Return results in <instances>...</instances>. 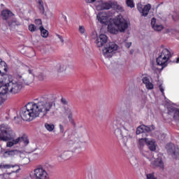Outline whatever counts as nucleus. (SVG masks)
<instances>
[{"mask_svg": "<svg viewBox=\"0 0 179 179\" xmlns=\"http://www.w3.org/2000/svg\"><path fill=\"white\" fill-rule=\"evenodd\" d=\"M14 120L16 121V120H19V117H14Z\"/></svg>", "mask_w": 179, "mask_h": 179, "instance_id": "nucleus-51", "label": "nucleus"}, {"mask_svg": "<svg viewBox=\"0 0 179 179\" xmlns=\"http://www.w3.org/2000/svg\"><path fill=\"white\" fill-rule=\"evenodd\" d=\"M53 107L55 108V101L45 100L44 98L38 103L29 102L21 110V118L24 121L34 120L37 117L47 118V114Z\"/></svg>", "mask_w": 179, "mask_h": 179, "instance_id": "nucleus-1", "label": "nucleus"}, {"mask_svg": "<svg viewBox=\"0 0 179 179\" xmlns=\"http://www.w3.org/2000/svg\"><path fill=\"white\" fill-rule=\"evenodd\" d=\"M127 29L128 22L122 16H119L113 23L108 25V31L111 34H117L118 31L124 33Z\"/></svg>", "mask_w": 179, "mask_h": 179, "instance_id": "nucleus-4", "label": "nucleus"}, {"mask_svg": "<svg viewBox=\"0 0 179 179\" xmlns=\"http://www.w3.org/2000/svg\"><path fill=\"white\" fill-rule=\"evenodd\" d=\"M1 100H2V99L0 97V101H1ZM2 104H3V103H1L0 106H2Z\"/></svg>", "mask_w": 179, "mask_h": 179, "instance_id": "nucleus-54", "label": "nucleus"}, {"mask_svg": "<svg viewBox=\"0 0 179 179\" xmlns=\"http://www.w3.org/2000/svg\"><path fill=\"white\" fill-rule=\"evenodd\" d=\"M64 114H66V115H68V118H69L70 122H72V121H73V115L72 113V110L71 108L65 106L64 107Z\"/></svg>", "mask_w": 179, "mask_h": 179, "instance_id": "nucleus-22", "label": "nucleus"}, {"mask_svg": "<svg viewBox=\"0 0 179 179\" xmlns=\"http://www.w3.org/2000/svg\"><path fill=\"white\" fill-rule=\"evenodd\" d=\"M0 169H3V165L0 164Z\"/></svg>", "mask_w": 179, "mask_h": 179, "instance_id": "nucleus-53", "label": "nucleus"}, {"mask_svg": "<svg viewBox=\"0 0 179 179\" xmlns=\"http://www.w3.org/2000/svg\"><path fill=\"white\" fill-rule=\"evenodd\" d=\"M61 103H62V104H64V106H67V104H68V100H66V99H65V98H62V99H61Z\"/></svg>", "mask_w": 179, "mask_h": 179, "instance_id": "nucleus-42", "label": "nucleus"}, {"mask_svg": "<svg viewBox=\"0 0 179 179\" xmlns=\"http://www.w3.org/2000/svg\"><path fill=\"white\" fill-rule=\"evenodd\" d=\"M40 155H41V150H38L36 153L33 154V156H34V158H36V157H38V156H40Z\"/></svg>", "mask_w": 179, "mask_h": 179, "instance_id": "nucleus-41", "label": "nucleus"}, {"mask_svg": "<svg viewBox=\"0 0 179 179\" xmlns=\"http://www.w3.org/2000/svg\"><path fill=\"white\" fill-rule=\"evenodd\" d=\"M73 156V152L67 150L63 152L60 155L59 157L62 159L63 160H68V159H71Z\"/></svg>", "mask_w": 179, "mask_h": 179, "instance_id": "nucleus-17", "label": "nucleus"}, {"mask_svg": "<svg viewBox=\"0 0 179 179\" xmlns=\"http://www.w3.org/2000/svg\"><path fill=\"white\" fill-rule=\"evenodd\" d=\"M96 19L102 24H107V22H108V16L107 15V13H106L100 12L96 15Z\"/></svg>", "mask_w": 179, "mask_h": 179, "instance_id": "nucleus-12", "label": "nucleus"}, {"mask_svg": "<svg viewBox=\"0 0 179 179\" xmlns=\"http://www.w3.org/2000/svg\"><path fill=\"white\" fill-rule=\"evenodd\" d=\"M39 30H41V34L42 37L45 38H47V37H48V31H47V29H44V27L41 26L39 27Z\"/></svg>", "mask_w": 179, "mask_h": 179, "instance_id": "nucleus-26", "label": "nucleus"}, {"mask_svg": "<svg viewBox=\"0 0 179 179\" xmlns=\"http://www.w3.org/2000/svg\"><path fill=\"white\" fill-rule=\"evenodd\" d=\"M35 24L40 26V24H43V22L41 21V19H36L35 20Z\"/></svg>", "mask_w": 179, "mask_h": 179, "instance_id": "nucleus-43", "label": "nucleus"}, {"mask_svg": "<svg viewBox=\"0 0 179 179\" xmlns=\"http://www.w3.org/2000/svg\"><path fill=\"white\" fill-rule=\"evenodd\" d=\"M150 9H152V5L146 4L145 6H143V8L141 12H140V13H141L142 16H144V17H146V16L149 15V11L150 10Z\"/></svg>", "mask_w": 179, "mask_h": 179, "instance_id": "nucleus-18", "label": "nucleus"}, {"mask_svg": "<svg viewBox=\"0 0 179 179\" xmlns=\"http://www.w3.org/2000/svg\"><path fill=\"white\" fill-rule=\"evenodd\" d=\"M143 8V6L142 3H138L137 4V9H138V10L140 13L141 12V10H142Z\"/></svg>", "mask_w": 179, "mask_h": 179, "instance_id": "nucleus-40", "label": "nucleus"}, {"mask_svg": "<svg viewBox=\"0 0 179 179\" xmlns=\"http://www.w3.org/2000/svg\"><path fill=\"white\" fill-rule=\"evenodd\" d=\"M17 169L16 171H13V173H19V171L20 170V166H19V165L17 164H4L3 165V169Z\"/></svg>", "mask_w": 179, "mask_h": 179, "instance_id": "nucleus-23", "label": "nucleus"}, {"mask_svg": "<svg viewBox=\"0 0 179 179\" xmlns=\"http://www.w3.org/2000/svg\"><path fill=\"white\" fill-rule=\"evenodd\" d=\"M126 3L129 8H135V4L134 3V0H127Z\"/></svg>", "mask_w": 179, "mask_h": 179, "instance_id": "nucleus-33", "label": "nucleus"}, {"mask_svg": "<svg viewBox=\"0 0 179 179\" xmlns=\"http://www.w3.org/2000/svg\"><path fill=\"white\" fill-rule=\"evenodd\" d=\"M113 122L115 125L117 127V128L115 129V135L117 138H125L128 136V130L125 129L127 122L124 121V120L117 118Z\"/></svg>", "mask_w": 179, "mask_h": 179, "instance_id": "nucleus-6", "label": "nucleus"}, {"mask_svg": "<svg viewBox=\"0 0 179 179\" xmlns=\"http://www.w3.org/2000/svg\"><path fill=\"white\" fill-rule=\"evenodd\" d=\"M159 6H160V4H159V5L157 6V8H159Z\"/></svg>", "mask_w": 179, "mask_h": 179, "instance_id": "nucleus-56", "label": "nucleus"}, {"mask_svg": "<svg viewBox=\"0 0 179 179\" xmlns=\"http://www.w3.org/2000/svg\"><path fill=\"white\" fill-rule=\"evenodd\" d=\"M178 63H179V57H178L176 60V64H178Z\"/></svg>", "mask_w": 179, "mask_h": 179, "instance_id": "nucleus-52", "label": "nucleus"}, {"mask_svg": "<svg viewBox=\"0 0 179 179\" xmlns=\"http://www.w3.org/2000/svg\"><path fill=\"white\" fill-rule=\"evenodd\" d=\"M143 132H146L145 125L141 124L136 129V135H141V134H143Z\"/></svg>", "mask_w": 179, "mask_h": 179, "instance_id": "nucleus-24", "label": "nucleus"}, {"mask_svg": "<svg viewBox=\"0 0 179 179\" xmlns=\"http://www.w3.org/2000/svg\"><path fill=\"white\" fill-rule=\"evenodd\" d=\"M73 69V65L71 62L63 63L59 66L58 72H64L66 69Z\"/></svg>", "mask_w": 179, "mask_h": 179, "instance_id": "nucleus-16", "label": "nucleus"}, {"mask_svg": "<svg viewBox=\"0 0 179 179\" xmlns=\"http://www.w3.org/2000/svg\"><path fill=\"white\" fill-rule=\"evenodd\" d=\"M8 26L9 27H15V26H19V22L16 20H12L7 22Z\"/></svg>", "mask_w": 179, "mask_h": 179, "instance_id": "nucleus-28", "label": "nucleus"}, {"mask_svg": "<svg viewBox=\"0 0 179 179\" xmlns=\"http://www.w3.org/2000/svg\"><path fill=\"white\" fill-rule=\"evenodd\" d=\"M48 174L45 169L43 167L39 166L34 171V179H47Z\"/></svg>", "mask_w": 179, "mask_h": 179, "instance_id": "nucleus-10", "label": "nucleus"}, {"mask_svg": "<svg viewBox=\"0 0 179 179\" xmlns=\"http://www.w3.org/2000/svg\"><path fill=\"white\" fill-rule=\"evenodd\" d=\"M151 26L156 31H162V30L164 29V27L155 17L151 20Z\"/></svg>", "mask_w": 179, "mask_h": 179, "instance_id": "nucleus-11", "label": "nucleus"}, {"mask_svg": "<svg viewBox=\"0 0 179 179\" xmlns=\"http://www.w3.org/2000/svg\"><path fill=\"white\" fill-rule=\"evenodd\" d=\"M8 72V67L6 66V63L5 62H0V75L1 76H3V75H6Z\"/></svg>", "mask_w": 179, "mask_h": 179, "instance_id": "nucleus-19", "label": "nucleus"}, {"mask_svg": "<svg viewBox=\"0 0 179 179\" xmlns=\"http://www.w3.org/2000/svg\"><path fill=\"white\" fill-rule=\"evenodd\" d=\"M57 36L59 39H60V41H62V43H64V38H62V36L61 35L57 34Z\"/></svg>", "mask_w": 179, "mask_h": 179, "instance_id": "nucleus-48", "label": "nucleus"}, {"mask_svg": "<svg viewBox=\"0 0 179 179\" xmlns=\"http://www.w3.org/2000/svg\"><path fill=\"white\" fill-rule=\"evenodd\" d=\"M171 58V52L169 49H163L161 55L157 58L156 62L157 65L162 66V69L167 66V61Z\"/></svg>", "mask_w": 179, "mask_h": 179, "instance_id": "nucleus-7", "label": "nucleus"}, {"mask_svg": "<svg viewBox=\"0 0 179 179\" xmlns=\"http://www.w3.org/2000/svg\"><path fill=\"white\" fill-rule=\"evenodd\" d=\"M141 155L144 156V157H146L147 159H149V152L141 150Z\"/></svg>", "mask_w": 179, "mask_h": 179, "instance_id": "nucleus-38", "label": "nucleus"}, {"mask_svg": "<svg viewBox=\"0 0 179 179\" xmlns=\"http://www.w3.org/2000/svg\"><path fill=\"white\" fill-rule=\"evenodd\" d=\"M15 143H23L24 146H27L29 143V137L27 135L23 134L22 136L15 139Z\"/></svg>", "mask_w": 179, "mask_h": 179, "instance_id": "nucleus-13", "label": "nucleus"}, {"mask_svg": "<svg viewBox=\"0 0 179 179\" xmlns=\"http://www.w3.org/2000/svg\"><path fill=\"white\" fill-rule=\"evenodd\" d=\"M63 19L64 20L65 22H66V16L64 15Z\"/></svg>", "mask_w": 179, "mask_h": 179, "instance_id": "nucleus-50", "label": "nucleus"}, {"mask_svg": "<svg viewBox=\"0 0 179 179\" xmlns=\"http://www.w3.org/2000/svg\"><path fill=\"white\" fill-rule=\"evenodd\" d=\"M146 177H147V179H157L155 177V173H154L146 174Z\"/></svg>", "mask_w": 179, "mask_h": 179, "instance_id": "nucleus-37", "label": "nucleus"}, {"mask_svg": "<svg viewBox=\"0 0 179 179\" xmlns=\"http://www.w3.org/2000/svg\"><path fill=\"white\" fill-rule=\"evenodd\" d=\"M38 9H39L41 13L44 15L45 10L44 9V4H43L42 0H38Z\"/></svg>", "mask_w": 179, "mask_h": 179, "instance_id": "nucleus-29", "label": "nucleus"}, {"mask_svg": "<svg viewBox=\"0 0 179 179\" xmlns=\"http://www.w3.org/2000/svg\"><path fill=\"white\" fill-rule=\"evenodd\" d=\"M29 31H37V27H36V25L33 24H31L29 26Z\"/></svg>", "mask_w": 179, "mask_h": 179, "instance_id": "nucleus-35", "label": "nucleus"}, {"mask_svg": "<svg viewBox=\"0 0 179 179\" xmlns=\"http://www.w3.org/2000/svg\"><path fill=\"white\" fill-rule=\"evenodd\" d=\"M159 90L162 92V94H164V89L162 85H159Z\"/></svg>", "mask_w": 179, "mask_h": 179, "instance_id": "nucleus-47", "label": "nucleus"}, {"mask_svg": "<svg viewBox=\"0 0 179 179\" xmlns=\"http://www.w3.org/2000/svg\"><path fill=\"white\" fill-rule=\"evenodd\" d=\"M152 164L155 167H159L161 170H164V162H163V159L160 157L152 162Z\"/></svg>", "mask_w": 179, "mask_h": 179, "instance_id": "nucleus-15", "label": "nucleus"}, {"mask_svg": "<svg viewBox=\"0 0 179 179\" xmlns=\"http://www.w3.org/2000/svg\"><path fill=\"white\" fill-rule=\"evenodd\" d=\"M142 80L143 83L145 85V87L148 89V90H152V89H153V84L150 83V80L148 77L143 78Z\"/></svg>", "mask_w": 179, "mask_h": 179, "instance_id": "nucleus-21", "label": "nucleus"}, {"mask_svg": "<svg viewBox=\"0 0 179 179\" xmlns=\"http://www.w3.org/2000/svg\"><path fill=\"white\" fill-rule=\"evenodd\" d=\"M17 150H10V151H6L5 152V155H8V156H15V153H17Z\"/></svg>", "mask_w": 179, "mask_h": 179, "instance_id": "nucleus-32", "label": "nucleus"}, {"mask_svg": "<svg viewBox=\"0 0 179 179\" xmlns=\"http://www.w3.org/2000/svg\"><path fill=\"white\" fill-rule=\"evenodd\" d=\"M16 81H10L4 85H1L0 83V97L1 98L0 101L1 103H5L8 99L7 93H12L13 94H16L23 89V86L31 85L34 80V76L31 75L26 78L24 73H21L20 72H17L15 74Z\"/></svg>", "mask_w": 179, "mask_h": 179, "instance_id": "nucleus-2", "label": "nucleus"}, {"mask_svg": "<svg viewBox=\"0 0 179 179\" xmlns=\"http://www.w3.org/2000/svg\"><path fill=\"white\" fill-rule=\"evenodd\" d=\"M166 150L169 155L171 156L173 159L176 160H179V147L178 145H176L173 143H169L166 145Z\"/></svg>", "mask_w": 179, "mask_h": 179, "instance_id": "nucleus-8", "label": "nucleus"}, {"mask_svg": "<svg viewBox=\"0 0 179 179\" xmlns=\"http://www.w3.org/2000/svg\"><path fill=\"white\" fill-rule=\"evenodd\" d=\"M131 45H132V43L131 42H127L125 43L126 48H129V47H131Z\"/></svg>", "mask_w": 179, "mask_h": 179, "instance_id": "nucleus-46", "label": "nucleus"}, {"mask_svg": "<svg viewBox=\"0 0 179 179\" xmlns=\"http://www.w3.org/2000/svg\"><path fill=\"white\" fill-rule=\"evenodd\" d=\"M15 15L12 11L9 10H3L1 11V17L3 20H9L12 16H14Z\"/></svg>", "mask_w": 179, "mask_h": 179, "instance_id": "nucleus-14", "label": "nucleus"}, {"mask_svg": "<svg viewBox=\"0 0 179 179\" xmlns=\"http://www.w3.org/2000/svg\"><path fill=\"white\" fill-rule=\"evenodd\" d=\"M108 38L106 34H100L99 37L96 39L95 43L98 48L104 47L102 50V52L106 58H111V57H113V52L118 50V45L115 42H108Z\"/></svg>", "mask_w": 179, "mask_h": 179, "instance_id": "nucleus-3", "label": "nucleus"}, {"mask_svg": "<svg viewBox=\"0 0 179 179\" xmlns=\"http://www.w3.org/2000/svg\"><path fill=\"white\" fill-rule=\"evenodd\" d=\"M45 128L49 132H52L55 129V126L52 123H45Z\"/></svg>", "mask_w": 179, "mask_h": 179, "instance_id": "nucleus-25", "label": "nucleus"}, {"mask_svg": "<svg viewBox=\"0 0 179 179\" xmlns=\"http://www.w3.org/2000/svg\"><path fill=\"white\" fill-rule=\"evenodd\" d=\"M155 129H156V127L153 124L150 126L145 125V132H152V131H155Z\"/></svg>", "mask_w": 179, "mask_h": 179, "instance_id": "nucleus-31", "label": "nucleus"}, {"mask_svg": "<svg viewBox=\"0 0 179 179\" xmlns=\"http://www.w3.org/2000/svg\"><path fill=\"white\" fill-rule=\"evenodd\" d=\"M15 132H13V130H12L10 127L7 124L0 125V141L8 142V141L15 139Z\"/></svg>", "mask_w": 179, "mask_h": 179, "instance_id": "nucleus-5", "label": "nucleus"}, {"mask_svg": "<svg viewBox=\"0 0 179 179\" xmlns=\"http://www.w3.org/2000/svg\"><path fill=\"white\" fill-rule=\"evenodd\" d=\"M78 31H79V33H80V34H85L86 29H85V27L80 25Z\"/></svg>", "mask_w": 179, "mask_h": 179, "instance_id": "nucleus-36", "label": "nucleus"}, {"mask_svg": "<svg viewBox=\"0 0 179 179\" xmlns=\"http://www.w3.org/2000/svg\"><path fill=\"white\" fill-rule=\"evenodd\" d=\"M15 142H16V139L13 140L12 141L7 142V144H6L7 148H12L13 145H17V143H15Z\"/></svg>", "mask_w": 179, "mask_h": 179, "instance_id": "nucleus-34", "label": "nucleus"}, {"mask_svg": "<svg viewBox=\"0 0 179 179\" xmlns=\"http://www.w3.org/2000/svg\"><path fill=\"white\" fill-rule=\"evenodd\" d=\"M113 9H115L116 10H118L119 12H124V8L115 1L113 2Z\"/></svg>", "mask_w": 179, "mask_h": 179, "instance_id": "nucleus-27", "label": "nucleus"}, {"mask_svg": "<svg viewBox=\"0 0 179 179\" xmlns=\"http://www.w3.org/2000/svg\"><path fill=\"white\" fill-rule=\"evenodd\" d=\"M113 2L109 1V2H103L100 5L101 10H108V9H111V8L113 7Z\"/></svg>", "mask_w": 179, "mask_h": 179, "instance_id": "nucleus-20", "label": "nucleus"}, {"mask_svg": "<svg viewBox=\"0 0 179 179\" xmlns=\"http://www.w3.org/2000/svg\"><path fill=\"white\" fill-rule=\"evenodd\" d=\"M59 130H60V133L61 134H64V125L59 124Z\"/></svg>", "mask_w": 179, "mask_h": 179, "instance_id": "nucleus-44", "label": "nucleus"}, {"mask_svg": "<svg viewBox=\"0 0 179 179\" xmlns=\"http://www.w3.org/2000/svg\"><path fill=\"white\" fill-rule=\"evenodd\" d=\"M87 3H92V2H96V0H85Z\"/></svg>", "mask_w": 179, "mask_h": 179, "instance_id": "nucleus-49", "label": "nucleus"}, {"mask_svg": "<svg viewBox=\"0 0 179 179\" xmlns=\"http://www.w3.org/2000/svg\"><path fill=\"white\" fill-rule=\"evenodd\" d=\"M14 169V171H16V170H17V168H13Z\"/></svg>", "mask_w": 179, "mask_h": 179, "instance_id": "nucleus-55", "label": "nucleus"}, {"mask_svg": "<svg viewBox=\"0 0 179 179\" xmlns=\"http://www.w3.org/2000/svg\"><path fill=\"white\" fill-rule=\"evenodd\" d=\"M145 143H147L150 150H156V145H155V140L149 138H141L139 140L140 148L143 149L145 146Z\"/></svg>", "mask_w": 179, "mask_h": 179, "instance_id": "nucleus-9", "label": "nucleus"}, {"mask_svg": "<svg viewBox=\"0 0 179 179\" xmlns=\"http://www.w3.org/2000/svg\"><path fill=\"white\" fill-rule=\"evenodd\" d=\"M24 69L28 70L29 73L30 75H32L33 73H32L31 69H29V67H28L27 66H24Z\"/></svg>", "mask_w": 179, "mask_h": 179, "instance_id": "nucleus-45", "label": "nucleus"}, {"mask_svg": "<svg viewBox=\"0 0 179 179\" xmlns=\"http://www.w3.org/2000/svg\"><path fill=\"white\" fill-rule=\"evenodd\" d=\"M38 79H39L40 80H44V79H45V76H44L43 73H41L38 76Z\"/></svg>", "mask_w": 179, "mask_h": 179, "instance_id": "nucleus-39", "label": "nucleus"}, {"mask_svg": "<svg viewBox=\"0 0 179 179\" xmlns=\"http://www.w3.org/2000/svg\"><path fill=\"white\" fill-rule=\"evenodd\" d=\"M172 19L173 22H178L179 20V14L176 11H173L172 13Z\"/></svg>", "mask_w": 179, "mask_h": 179, "instance_id": "nucleus-30", "label": "nucleus"}]
</instances>
